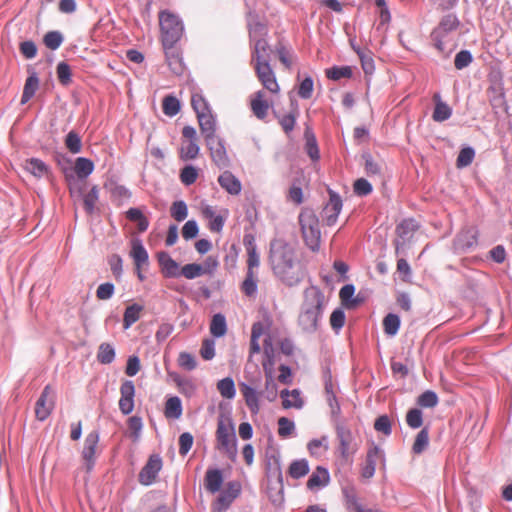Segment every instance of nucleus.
<instances>
[{
    "label": "nucleus",
    "instance_id": "nucleus-1",
    "mask_svg": "<svg viewBox=\"0 0 512 512\" xmlns=\"http://www.w3.org/2000/svg\"><path fill=\"white\" fill-rule=\"evenodd\" d=\"M269 262L274 275L288 286L298 284L305 277L301 253L295 244L282 238L271 241Z\"/></svg>",
    "mask_w": 512,
    "mask_h": 512
},
{
    "label": "nucleus",
    "instance_id": "nucleus-2",
    "mask_svg": "<svg viewBox=\"0 0 512 512\" xmlns=\"http://www.w3.org/2000/svg\"><path fill=\"white\" fill-rule=\"evenodd\" d=\"M324 305L325 296L318 287L311 286L305 290L298 318V323L303 331L314 332L317 329Z\"/></svg>",
    "mask_w": 512,
    "mask_h": 512
},
{
    "label": "nucleus",
    "instance_id": "nucleus-3",
    "mask_svg": "<svg viewBox=\"0 0 512 512\" xmlns=\"http://www.w3.org/2000/svg\"><path fill=\"white\" fill-rule=\"evenodd\" d=\"M460 26V21L454 14L443 16L431 33V39L434 47L448 57L458 46V40L455 32Z\"/></svg>",
    "mask_w": 512,
    "mask_h": 512
},
{
    "label": "nucleus",
    "instance_id": "nucleus-4",
    "mask_svg": "<svg viewBox=\"0 0 512 512\" xmlns=\"http://www.w3.org/2000/svg\"><path fill=\"white\" fill-rule=\"evenodd\" d=\"M268 28L261 22L249 25V38L251 46V65L268 64L272 50L267 41Z\"/></svg>",
    "mask_w": 512,
    "mask_h": 512
},
{
    "label": "nucleus",
    "instance_id": "nucleus-5",
    "mask_svg": "<svg viewBox=\"0 0 512 512\" xmlns=\"http://www.w3.org/2000/svg\"><path fill=\"white\" fill-rule=\"evenodd\" d=\"M215 438V448L225 454L231 461H235L237 457V438L231 418L225 416L218 418Z\"/></svg>",
    "mask_w": 512,
    "mask_h": 512
},
{
    "label": "nucleus",
    "instance_id": "nucleus-6",
    "mask_svg": "<svg viewBox=\"0 0 512 512\" xmlns=\"http://www.w3.org/2000/svg\"><path fill=\"white\" fill-rule=\"evenodd\" d=\"M159 26L163 48H172V46H175L184 32L181 19L168 10L159 13Z\"/></svg>",
    "mask_w": 512,
    "mask_h": 512
},
{
    "label": "nucleus",
    "instance_id": "nucleus-7",
    "mask_svg": "<svg viewBox=\"0 0 512 512\" xmlns=\"http://www.w3.org/2000/svg\"><path fill=\"white\" fill-rule=\"evenodd\" d=\"M299 224L305 244L313 251L319 249L321 231L319 219L313 210L305 208L299 215Z\"/></svg>",
    "mask_w": 512,
    "mask_h": 512
},
{
    "label": "nucleus",
    "instance_id": "nucleus-8",
    "mask_svg": "<svg viewBox=\"0 0 512 512\" xmlns=\"http://www.w3.org/2000/svg\"><path fill=\"white\" fill-rule=\"evenodd\" d=\"M205 143L210 152V156L215 165L219 168H227L230 165V159L222 139L217 135L205 139Z\"/></svg>",
    "mask_w": 512,
    "mask_h": 512
},
{
    "label": "nucleus",
    "instance_id": "nucleus-9",
    "mask_svg": "<svg viewBox=\"0 0 512 512\" xmlns=\"http://www.w3.org/2000/svg\"><path fill=\"white\" fill-rule=\"evenodd\" d=\"M240 492L241 484L238 481L227 483L224 491L212 504V512H226L232 502L239 496Z\"/></svg>",
    "mask_w": 512,
    "mask_h": 512
},
{
    "label": "nucleus",
    "instance_id": "nucleus-10",
    "mask_svg": "<svg viewBox=\"0 0 512 512\" xmlns=\"http://www.w3.org/2000/svg\"><path fill=\"white\" fill-rule=\"evenodd\" d=\"M55 406L54 392L50 385L44 387L35 404V416L39 421L46 420Z\"/></svg>",
    "mask_w": 512,
    "mask_h": 512
},
{
    "label": "nucleus",
    "instance_id": "nucleus-11",
    "mask_svg": "<svg viewBox=\"0 0 512 512\" xmlns=\"http://www.w3.org/2000/svg\"><path fill=\"white\" fill-rule=\"evenodd\" d=\"M253 68L259 82L267 91L272 94H278L280 92L279 83L270 63L255 65Z\"/></svg>",
    "mask_w": 512,
    "mask_h": 512
},
{
    "label": "nucleus",
    "instance_id": "nucleus-12",
    "mask_svg": "<svg viewBox=\"0 0 512 512\" xmlns=\"http://www.w3.org/2000/svg\"><path fill=\"white\" fill-rule=\"evenodd\" d=\"M162 469V459L159 455L153 454L139 473V482L145 486L153 484Z\"/></svg>",
    "mask_w": 512,
    "mask_h": 512
},
{
    "label": "nucleus",
    "instance_id": "nucleus-13",
    "mask_svg": "<svg viewBox=\"0 0 512 512\" xmlns=\"http://www.w3.org/2000/svg\"><path fill=\"white\" fill-rule=\"evenodd\" d=\"M98 443L99 433L97 431H91L85 438L82 458L87 472H90L94 467Z\"/></svg>",
    "mask_w": 512,
    "mask_h": 512
},
{
    "label": "nucleus",
    "instance_id": "nucleus-14",
    "mask_svg": "<svg viewBox=\"0 0 512 512\" xmlns=\"http://www.w3.org/2000/svg\"><path fill=\"white\" fill-rule=\"evenodd\" d=\"M329 201L322 210V218L328 226L334 225L342 209V200L336 193L329 192Z\"/></svg>",
    "mask_w": 512,
    "mask_h": 512
},
{
    "label": "nucleus",
    "instance_id": "nucleus-15",
    "mask_svg": "<svg viewBox=\"0 0 512 512\" xmlns=\"http://www.w3.org/2000/svg\"><path fill=\"white\" fill-rule=\"evenodd\" d=\"M121 397L119 409L124 415L130 414L134 409L135 386L130 380H125L120 387Z\"/></svg>",
    "mask_w": 512,
    "mask_h": 512
},
{
    "label": "nucleus",
    "instance_id": "nucleus-16",
    "mask_svg": "<svg viewBox=\"0 0 512 512\" xmlns=\"http://www.w3.org/2000/svg\"><path fill=\"white\" fill-rule=\"evenodd\" d=\"M130 256L132 257V259L134 261L138 278L141 281H143L144 276L142 275L141 270L143 267L148 265L149 257H148V253H147L145 247L143 246V244L141 243L140 240L132 241V248L130 251Z\"/></svg>",
    "mask_w": 512,
    "mask_h": 512
},
{
    "label": "nucleus",
    "instance_id": "nucleus-17",
    "mask_svg": "<svg viewBox=\"0 0 512 512\" xmlns=\"http://www.w3.org/2000/svg\"><path fill=\"white\" fill-rule=\"evenodd\" d=\"M382 458L383 454L381 449L376 445H372L367 451L365 463L361 470L362 477L366 479L372 478L376 470L377 462Z\"/></svg>",
    "mask_w": 512,
    "mask_h": 512
},
{
    "label": "nucleus",
    "instance_id": "nucleus-18",
    "mask_svg": "<svg viewBox=\"0 0 512 512\" xmlns=\"http://www.w3.org/2000/svg\"><path fill=\"white\" fill-rule=\"evenodd\" d=\"M263 354L262 367L265 376L268 380H272L273 367L275 365V349L272 344V338L267 335L263 341Z\"/></svg>",
    "mask_w": 512,
    "mask_h": 512
},
{
    "label": "nucleus",
    "instance_id": "nucleus-19",
    "mask_svg": "<svg viewBox=\"0 0 512 512\" xmlns=\"http://www.w3.org/2000/svg\"><path fill=\"white\" fill-rule=\"evenodd\" d=\"M241 394L244 398L245 404L253 414H257L260 410L259 398L261 393L258 392L254 387L241 382L239 383Z\"/></svg>",
    "mask_w": 512,
    "mask_h": 512
},
{
    "label": "nucleus",
    "instance_id": "nucleus-20",
    "mask_svg": "<svg viewBox=\"0 0 512 512\" xmlns=\"http://www.w3.org/2000/svg\"><path fill=\"white\" fill-rule=\"evenodd\" d=\"M250 107L258 119L264 120L267 117L270 104L265 99L263 90H259L251 96Z\"/></svg>",
    "mask_w": 512,
    "mask_h": 512
},
{
    "label": "nucleus",
    "instance_id": "nucleus-21",
    "mask_svg": "<svg viewBox=\"0 0 512 512\" xmlns=\"http://www.w3.org/2000/svg\"><path fill=\"white\" fill-rule=\"evenodd\" d=\"M345 500V506L349 512H378L377 510L366 509L360 503L356 489L352 486H347L342 490Z\"/></svg>",
    "mask_w": 512,
    "mask_h": 512
},
{
    "label": "nucleus",
    "instance_id": "nucleus-22",
    "mask_svg": "<svg viewBox=\"0 0 512 512\" xmlns=\"http://www.w3.org/2000/svg\"><path fill=\"white\" fill-rule=\"evenodd\" d=\"M164 52L166 62L172 73L178 76L182 75L185 70V65L179 50L175 46H172V48H164Z\"/></svg>",
    "mask_w": 512,
    "mask_h": 512
},
{
    "label": "nucleus",
    "instance_id": "nucleus-23",
    "mask_svg": "<svg viewBox=\"0 0 512 512\" xmlns=\"http://www.w3.org/2000/svg\"><path fill=\"white\" fill-rule=\"evenodd\" d=\"M244 245L247 251V272H256L260 265V256L253 237L245 236Z\"/></svg>",
    "mask_w": 512,
    "mask_h": 512
},
{
    "label": "nucleus",
    "instance_id": "nucleus-24",
    "mask_svg": "<svg viewBox=\"0 0 512 512\" xmlns=\"http://www.w3.org/2000/svg\"><path fill=\"white\" fill-rule=\"evenodd\" d=\"M330 476L326 468L318 466L311 474L307 481V488L312 491L319 490L320 488L328 485Z\"/></svg>",
    "mask_w": 512,
    "mask_h": 512
},
{
    "label": "nucleus",
    "instance_id": "nucleus-25",
    "mask_svg": "<svg viewBox=\"0 0 512 512\" xmlns=\"http://www.w3.org/2000/svg\"><path fill=\"white\" fill-rule=\"evenodd\" d=\"M218 183L231 195H238L242 189L241 182L230 171H224L218 177Z\"/></svg>",
    "mask_w": 512,
    "mask_h": 512
},
{
    "label": "nucleus",
    "instance_id": "nucleus-26",
    "mask_svg": "<svg viewBox=\"0 0 512 512\" xmlns=\"http://www.w3.org/2000/svg\"><path fill=\"white\" fill-rule=\"evenodd\" d=\"M159 265L165 277H178L179 265L173 260L167 252H159L157 254Z\"/></svg>",
    "mask_w": 512,
    "mask_h": 512
},
{
    "label": "nucleus",
    "instance_id": "nucleus-27",
    "mask_svg": "<svg viewBox=\"0 0 512 512\" xmlns=\"http://www.w3.org/2000/svg\"><path fill=\"white\" fill-rule=\"evenodd\" d=\"M197 119L204 140L216 135V121L212 111L197 115Z\"/></svg>",
    "mask_w": 512,
    "mask_h": 512
},
{
    "label": "nucleus",
    "instance_id": "nucleus-28",
    "mask_svg": "<svg viewBox=\"0 0 512 512\" xmlns=\"http://www.w3.org/2000/svg\"><path fill=\"white\" fill-rule=\"evenodd\" d=\"M299 116L298 106L294 101H291V110L288 114L283 116H278V122L283 129V131L289 135L296 124V120Z\"/></svg>",
    "mask_w": 512,
    "mask_h": 512
},
{
    "label": "nucleus",
    "instance_id": "nucleus-29",
    "mask_svg": "<svg viewBox=\"0 0 512 512\" xmlns=\"http://www.w3.org/2000/svg\"><path fill=\"white\" fill-rule=\"evenodd\" d=\"M170 376L172 377L181 394L189 398L195 395L197 385L192 379L182 378L177 373H171Z\"/></svg>",
    "mask_w": 512,
    "mask_h": 512
},
{
    "label": "nucleus",
    "instance_id": "nucleus-30",
    "mask_svg": "<svg viewBox=\"0 0 512 512\" xmlns=\"http://www.w3.org/2000/svg\"><path fill=\"white\" fill-rule=\"evenodd\" d=\"M223 483V476L220 470L218 469H209L207 470L204 478V485L207 491L211 493H216L220 490L221 485Z\"/></svg>",
    "mask_w": 512,
    "mask_h": 512
},
{
    "label": "nucleus",
    "instance_id": "nucleus-31",
    "mask_svg": "<svg viewBox=\"0 0 512 512\" xmlns=\"http://www.w3.org/2000/svg\"><path fill=\"white\" fill-rule=\"evenodd\" d=\"M433 100L435 101V108L432 115L433 120L436 122H443L450 118L452 114L451 108L441 101L440 94H434Z\"/></svg>",
    "mask_w": 512,
    "mask_h": 512
},
{
    "label": "nucleus",
    "instance_id": "nucleus-32",
    "mask_svg": "<svg viewBox=\"0 0 512 512\" xmlns=\"http://www.w3.org/2000/svg\"><path fill=\"white\" fill-rule=\"evenodd\" d=\"M282 406L285 409L296 408L300 409L303 406V400L300 396V392L297 389L292 391L283 390L281 392Z\"/></svg>",
    "mask_w": 512,
    "mask_h": 512
},
{
    "label": "nucleus",
    "instance_id": "nucleus-33",
    "mask_svg": "<svg viewBox=\"0 0 512 512\" xmlns=\"http://www.w3.org/2000/svg\"><path fill=\"white\" fill-rule=\"evenodd\" d=\"M264 334V325L261 322H256L251 328V339L249 347V360L253 354H258L261 351L259 338Z\"/></svg>",
    "mask_w": 512,
    "mask_h": 512
},
{
    "label": "nucleus",
    "instance_id": "nucleus-34",
    "mask_svg": "<svg viewBox=\"0 0 512 512\" xmlns=\"http://www.w3.org/2000/svg\"><path fill=\"white\" fill-rule=\"evenodd\" d=\"M353 50L357 53L362 69L366 75H371L374 72V60L372 53L369 50H363L360 47H356L352 44Z\"/></svg>",
    "mask_w": 512,
    "mask_h": 512
},
{
    "label": "nucleus",
    "instance_id": "nucleus-35",
    "mask_svg": "<svg viewBox=\"0 0 512 512\" xmlns=\"http://www.w3.org/2000/svg\"><path fill=\"white\" fill-rule=\"evenodd\" d=\"M309 464L306 459L294 460L288 467V475L293 479H300L309 473Z\"/></svg>",
    "mask_w": 512,
    "mask_h": 512
},
{
    "label": "nucleus",
    "instance_id": "nucleus-36",
    "mask_svg": "<svg viewBox=\"0 0 512 512\" xmlns=\"http://www.w3.org/2000/svg\"><path fill=\"white\" fill-rule=\"evenodd\" d=\"M337 437L340 442L341 455L347 458L349 455L350 444L352 442V433L348 428L339 426L337 427Z\"/></svg>",
    "mask_w": 512,
    "mask_h": 512
},
{
    "label": "nucleus",
    "instance_id": "nucleus-37",
    "mask_svg": "<svg viewBox=\"0 0 512 512\" xmlns=\"http://www.w3.org/2000/svg\"><path fill=\"white\" fill-rule=\"evenodd\" d=\"M142 310L143 307L138 304H132L125 309L123 316L124 329L130 328L135 322L139 320Z\"/></svg>",
    "mask_w": 512,
    "mask_h": 512
},
{
    "label": "nucleus",
    "instance_id": "nucleus-38",
    "mask_svg": "<svg viewBox=\"0 0 512 512\" xmlns=\"http://www.w3.org/2000/svg\"><path fill=\"white\" fill-rule=\"evenodd\" d=\"M258 275L257 272H246L245 279L241 284V291L248 297H254L257 292Z\"/></svg>",
    "mask_w": 512,
    "mask_h": 512
},
{
    "label": "nucleus",
    "instance_id": "nucleus-39",
    "mask_svg": "<svg viewBox=\"0 0 512 512\" xmlns=\"http://www.w3.org/2000/svg\"><path fill=\"white\" fill-rule=\"evenodd\" d=\"M199 151L200 148L197 141H182L179 156L182 160H192L198 156Z\"/></svg>",
    "mask_w": 512,
    "mask_h": 512
},
{
    "label": "nucleus",
    "instance_id": "nucleus-40",
    "mask_svg": "<svg viewBox=\"0 0 512 512\" xmlns=\"http://www.w3.org/2000/svg\"><path fill=\"white\" fill-rule=\"evenodd\" d=\"M164 414L166 418L178 419L182 415L181 400L177 397H170L165 403Z\"/></svg>",
    "mask_w": 512,
    "mask_h": 512
},
{
    "label": "nucleus",
    "instance_id": "nucleus-41",
    "mask_svg": "<svg viewBox=\"0 0 512 512\" xmlns=\"http://www.w3.org/2000/svg\"><path fill=\"white\" fill-rule=\"evenodd\" d=\"M126 217L128 220L137 223L139 232H145L148 229L149 220L139 208H130L126 212Z\"/></svg>",
    "mask_w": 512,
    "mask_h": 512
},
{
    "label": "nucleus",
    "instance_id": "nucleus-42",
    "mask_svg": "<svg viewBox=\"0 0 512 512\" xmlns=\"http://www.w3.org/2000/svg\"><path fill=\"white\" fill-rule=\"evenodd\" d=\"M418 228L419 225L414 219H405L396 227V233L402 239H409Z\"/></svg>",
    "mask_w": 512,
    "mask_h": 512
},
{
    "label": "nucleus",
    "instance_id": "nucleus-43",
    "mask_svg": "<svg viewBox=\"0 0 512 512\" xmlns=\"http://www.w3.org/2000/svg\"><path fill=\"white\" fill-rule=\"evenodd\" d=\"M227 332V324L225 316L218 313L212 317L210 323V333L215 337H222Z\"/></svg>",
    "mask_w": 512,
    "mask_h": 512
},
{
    "label": "nucleus",
    "instance_id": "nucleus-44",
    "mask_svg": "<svg viewBox=\"0 0 512 512\" xmlns=\"http://www.w3.org/2000/svg\"><path fill=\"white\" fill-rule=\"evenodd\" d=\"M305 140H306L305 150H306L308 156L313 161L319 160L320 154H319V148L317 145L316 137L313 134V132H311L308 129L305 131Z\"/></svg>",
    "mask_w": 512,
    "mask_h": 512
},
{
    "label": "nucleus",
    "instance_id": "nucleus-45",
    "mask_svg": "<svg viewBox=\"0 0 512 512\" xmlns=\"http://www.w3.org/2000/svg\"><path fill=\"white\" fill-rule=\"evenodd\" d=\"M38 86H39V79L35 74L29 76L26 79L24 89H23L22 98H21L22 104L27 103L34 96L36 90L38 89Z\"/></svg>",
    "mask_w": 512,
    "mask_h": 512
},
{
    "label": "nucleus",
    "instance_id": "nucleus-46",
    "mask_svg": "<svg viewBox=\"0 0 512 512\" xmlns=\"http://www.w3.org/2000/svg\"><path fill=\"white\" fill-rule=\"evenodd\" d=\"M328 79L338 81L342 78L352 77V68L350 66H333L325 71Z\"/></svg>",
    "mask_w": 512,
    "mask_h": 512
},
{
    "label": "nucleus",
    "instance_id": "nucleus-47",
    "mask_svg": "<svg viewBox=\"0 0 512 512\" xmlns=\"http://www.w3.org/2000/svg\"><path fill=\"white\" fill-rule=\"evenodd\" d=\"M74 170L79 178H85L93 172L94 164L87 158L79 157L75 161Z\"/></svg>",
    "mask_w": 512,
    "mask_h": 512
},
{
    "label": "nucleus",
    "instance_id": "nucleus-48",
    "mask_svg": "<svg viewBox=\"0 0 512 512\" xmlns=\"http://www.w3.org/2000/svg\"><path fill=\"white\" fill-rule=\"evenodd\" d=\"M180 108V102L175 96L167 95L164 97L162 101V110L165 115L173 117L179 113Z\"/></svg>",
    "mask_w": 512,
    "mask_h": 512
},
{
    "label": "nucleus",
    "instance_id": "nucleus-49",
    "mask_svg": "<svg viewBox=\"0 0 512 512\" xmlns=\"http://www.w3.org/2000/svg\"><path fill=\"white\" fill-rule=\"evenodd\" d=\"M354 292L355 287L352 284H347L340 289L339 297L347 308H355L358 305V301L353 299Z\"/></svg>",
    "mask_w": 512,
    "mask_h": 512
},
{
    "label": "nucleus",
    "instance_id": "nucleus-50",
    "mask_svg": "<svg viewBox=\"0 0 512 512\" xmlns=\"http://www.w3.org/2000/svg\"><path fill=\"white\" fill-rule=\"evenodd\" d=\"M25 168L27 171H29L31 174H33L36 177H42L48 173V167L47 165L36 158H31L26 161Z\"/></svg>",
    "mask_w": 512,
    "mask_h": 512
},
{
    "label": "nucleus",
    "instance_id": "nucleus-51",
    "mask_svg": "<svg viewBox=\"0 0 512 512\" xmlns=\"http://www.w3.org/2000/svg\"><path fill=\"white\" fill-rule=\"evenodd\" d=\"M217 389L223 398L232 399L235 397V385L233 379L230 377L218 381Z\"/></svg>",
    "mask_w": 512,
    "mask_h": 512
},
{
    "label": "nucleus",
    "instance_id": "nucleus-52",
    "mask_svg": "<svg viewBox=\"0 0 512 512\" xmlns=\"http://www.w3.org/2000/svg\"><path fill=\"white\" fill-rule=\"evenodd\" d=\"M205 273H206V269L202 265L196 264V263H191V264L184 265L181 268L179 275L184 276L186 279H194V278H197Z\"/></svg>",
    "mask_w": 512,
    "mask_h": 512
},
{
    "label": "nucleus",
    "instance_id": "nucleus-53",
    "mask_svg": "<svg viewBox=\"0 0 512 512\" xmlns=\"http://www.w3.org/2000/svg\"><path fill=\"white\" fill-rule=\"evenodd\" d=\"M429 444V432L427 428H423L414 440L412 451L415 454H421Z\"/></svg>",
    "mask_w": 512,
    "mask_h": 512
},
{
    "label": "nucleus",
    "instance_id": "nucleus-54",
    "mask_svg": "<svg viewBox=\"0 0 512 512\" xmlns=\"http://www.w3.org/2000/svg\"><path fill=\"white\" fill-rule=\"evenodd\" d=\"M115 358V350L109 343H102L99 346L97 360L102 364H110Z\"/></svg>",
    "mask_w": 512,
    "mask_h": 512
},
{
    "label": "nucleus",
    "instance_id": "nucleus-55",
    "mask_svg": "<svg viewBox=\"0 0 512 512\" xmlns=\"http://www.w3.org/2000/svg\"><path fill=\"white\" fill-rule=\"evenodd\" d=\"M171 217L177 222H182L188 215V208L184 201L179 200L172 203L170 208Z\"/></svg>",
    "mask_w": 512,
    "mask_h": 512
},
{
    "label": "nucleus",
    "instance_id": "nucleus-56",
    "mask_svg": "<svg viewBox=\"0 0 512 512\" xmlns=\"http://www.w3.org/2000/svg\"><path fill=\"white\" fill-rule=\"evenodd\" d=\"M191 105L196 115H200L211 111V108L207 100L203 97V95L198 93L192 95Z\"/></svg>",
    "mask_w": 512,
    "mask_h": 512
},
{
    "label": "nucleus",
    "instance_id": "nucleus-57",
    "mask_svg": "<svg viewBox=\"0 0 512 512\" xmlns=\"http://www.w3.org/2000/svg\"><path fill=\"white\" fill-rule=\"evenodd\" d=\"M66 148L73 154H77L82 149V142L80 136L74 132L70 131L65 138Z\"/></svg>",
    "mask_w": 512,
    "mask_h": 512
},
{
    "label": "nucleus",
    "instance_id": "nucleus-58",
    "mask_svg": "<svg viewBox=\"0 0 512 512\" xmlns=\"http://www.w3.org/2000/svg\"><path fill=\"white\" fill-rule=\"evenodd\" d=\"M438 396L435 392L427 390L417 399V404L424 408H433L438 404Z\"/></svg>",
    "mask_w": 512,
    "mask_h": 512
},
{
    "label": "nucleus",
    "instance_id": "nucleus-59",
    "mask_svg": "<svg viewBox=\"0 0 512 512\" xmlns=\"http://www.w3.org/2000/svg\"><path fill=\"white\" fill-rule=\"evenodd\" d=\"M43 42L47 48L56 50L61 46L63 42V36L58 31H50L45 34Z\"/></svg>",
    "mask_w": 512,
    "mask_h": 512
},
{
    "label": "nucleus",
    "instance_id": "nucleus-60",
    "mask_svg": "<svg viewBox=\"0 0 512 512\" xmlns=\"http://www.w3.org/2000/svg\"><path fill=\"white\" fill-rule=\"evenodd\" d=\"M295 430V424L293 421L286 417H280L278 419V435L285 439L293 434Z\"/></svg>",
    "mask_w": 512,
    "mask_h": 512
},
{
    "label": "nucleus",
    "instance_id": "nucleus-61",
    "mask_svg": "<svg viewBox=\"0 0 512 512\" xmlns=\"http://www.w3.org/2000/svg\"><path fill=\"white\" fill-rule=\"evenodd\" d=\"M384 331L388 335H395L400 327V319L395 314H388L383 320Z\"/></svg>",
    "mask_w": 512,
    "mask_h": 512
},
{
    "label": "nucleus",
    "instance_id": "nucleus-62",
    "mask_svg": "<svg viewBox=\"0 0 512 512\" xmlns=\"http://www.w3.org/2000/svg\"><path fill=\"white\" fill-rule=\"evenodd\" d=\"M177 362L182 369L187 371H192L197 367V361L195 357L188 352H180Z\"/></svg>",
    "mask_w": 512,
    "mask_h": 512
},
{
    "label": "nucleus",
    "instance_id": "nucleus-63",
    "mask_svg": "<svg viewBox=\"0 0 512 512\" xmlns=\"http://www.w3.org/2000/svg\"><path fill=\"white\" fill-rule=\"evenodd\" d=\"M406 423L413 429L421 427L423 424L422 411L417 408L410 409L406 414Z\"/></svg>",
    "mask_w": 512,
    "mask_h": 512
},
{
    "label": "nucleus",
    "instance_id": "nucleus-64",
    "mask_svg": "<svg viewBox=\"0 0 512 512\" xmlns=\"http://www.w3.org/2000/svg\"><path fill=\"white\" fill-rule=\"evenodd\" d=\"M57 78L62 85H69L71 83V68L66 62H60L56 68Z\"/></svg>",
    "mask_w": 512,
    "mask_h": 512
}]
</instances>
